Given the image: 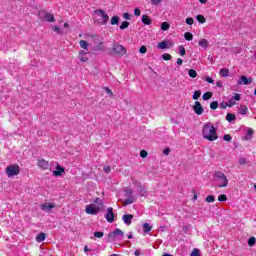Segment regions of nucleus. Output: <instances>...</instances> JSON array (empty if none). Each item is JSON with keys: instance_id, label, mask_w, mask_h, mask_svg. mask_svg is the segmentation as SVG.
<instances>
[{"instance_id": "obj_49", "label": "nucleus", "mask_w": 256, "mask_h": 256, "mask_svg": "<svg viewBox=\"0 0 256 256\" xmlns=\"http://www.w3.org/2000/svg\"><path fill=\"white\" fill-rule=\"evenodd\" d=\"M134 15H135L136 17H139V16L141 15V9L135 8V10H134Z\"/></svg>"}, {"instance_id": "obj_42", "label": "nucleus", "mask_w": 256, "mask_h": 256, "mask_svg": "<svg viewBox=\"0 0 256 256\" xmlns=\"http://www.w3.org/2000/svg\"><path fill=\"white\" fill-rule=\"evenodd\" d=\"M164 61H171V54L165 53L162 55Z\"/></svg>"}, {"instance_id": "obj_26", "label": "nucleus", "mask_w": 256, "mask_h": 256, "mask_svg": "<svg viewBox=\"0 0 256 256\" xmlns=\"http://www.w3.org/2000/svg\"><path fill=\"white\" fill-rule=\"evenodd\" d=\"M211 97H213V93L212 92H206V93L203 94L202 99L204 101H209V99H211Z\"/></svg>"}, {"instance_id": "obj_57", "label": "nucleus", "mask_w": 256, "mask_h": 256, "mask_svg": "<svg viewBox=\"0 0 256 256\" xmlns=\"http://www.w3.org/2000/svg\"><path fill=\"white\" fill-rule=\"evenodd\" d=\"M126 195H127V197H133V190L127 189L126 190Z\"/></svg>"}, {"instance_id": "obj_25", "label": "nucleus", "mask_w": 256, "mask_h": 256, "mask_svg": "<svg viewBox=\"0 0 256 256\" xmlns=\"http://www.w3.org/2000/svg\"><path fill=\"white\" fill-rule=\"evenodd\" d=\"M46 238V235H45V233H40V234H38V236L36 237V241L38 242V243H43V240Z\"/></svg>"}, {"instance_id": "obj_59", "label": "nucleus", "mask_w": 256, "mask_h": 256, "mask_svg": "<svg viewBox=\"0 0 256 256\" xmlns=\"http://www.w3.org/2000/svg\"><path fill=\"white\" fill-rule=\"evenodd\" d=\"M139 51H140V53H147V47L141 46Z\"/></svg>"}, {"instance_id": "obj_56", "label": "nucleus", "mask_w": 256, "mask_h": 256, "mask_svg": "<svg viewBox=\"0 0 256 256\" xmlns=\"http://www.w3.org/2000/svg\"><path fill=\"white\" fill-rule=\"evenodd\" d=\"M140 156L142 157V159H145V157H147V151L141 150Z\"/></svg>"}, {"instance_id": "obj_21", "label": "nucleus", "mask_w": 256, "mask_h": 256, "mask_svg": "<svg viewBox=\"0 0 256 256\" xmlns=\"http://www.w3.org/2000/svg\"><path fill=\"white\" fill-rule=\"evenodd\" d=\"M142 229L144 233H149V231H151V229H153V226H151V224L149 223H144L142 225Z\"/></svg>"}, {"instance_id": "obj_23", "label": "nucleus", "mask_w": 256, "mask_h": 256, "mask_svg": "<svg viewBox=\"0 0 256 256\" xmlns=\"http://www.w3.org/2000/svg\"><path fill=\"white\" fill-rule=\"evenodd\" d=\"M236 119L237 117L235 116V114L228 113L226 115V120L228 121V123H233V121H235Z\"/></svg>"}, {"instance_id": "obj_14", "label": "nucleus", "mask_w": 256, "mask_h": 256, "mask_svg": "<svg viewBox=\"0 0 256 256\" xmlns=\"http://www.w3.org/2000/svg\"><path fill=\"white\" fill-rule=\"evenodd\" d=\"M40 209L42 211H46V213H49L51 209H55V204L47 202V203L41 204Z\"/></svg>"}, {"instance_id": "obj_29", "label": "nucleus", "mask_w": 256, "mask_h": 256, "mask_svg": "<svg viewBox=\"0 0 256 256\" xmlns=\"http://www.w3.org/2000/svg\"><path fill=\"white\" fill-rule=\"evenodd\" d=\"M184 39H186V41H193V34L191 32H186L184 34Z\"/></svg>"}, {"instance_id": "obj_30", "label": "nucleus", "mask_w": 256, "mask_h": 256, "mask_svg": "<svg viewBox=\"0 0 256 256\" xmlns=\"http://www.w3.org/2000/svg\"><path fill=\"white\" fill-rule=\"evenodd\" d=\"M135 203V198L134 197H128L125 201H124V205H131Z\"/></svg>"}, {"instance_id": "obj_41", "label": "nucleus", "mask_w": 256, "mask_h": 256, "mask_svg": "<svg viewBox=\"0 0 256 256\" xmlns=\"http://www.w3.org/2000/svg\"><path fill=\"white\" fill-rule=\"evenodd\" d=\"M247 111H248L247 106H241V108H240V114L241 115H246Z\"/></svg>"}, {"instance_id": "obj_45", "label": "nucleus", "mask_w": 256, "mask_h": 256, "mask_svg": "<svg viewBox=\"0 0 256 256\" xmlns=\"http://www.w3.org/2000/svg\"><path fill=\"white\" fill-rule=\"evenodd\" d=\"M104 233L103 232H95L94 233V237H96V239H101L103 237Z\"/></svg>"}, {"instance_id": "obj_63", "label": "nucleus", "mask_w": 256, "mask_h": 256, "mask_svg": "<svg viewBox=\"0 0 256 256\" xmlns=\"http://www.w3.org/2000/svg\"><path fill=\"white\" fill-rule=\"evenodd\" d=\"M163 153H164V155H169V153H171V149L166 148V149H164Z\"/></svg>"}, {"instance_id": "obj_4", "label": "nucleus", "mask_w": 256, "mask_h": 256, "mask_svg": "<svg viewBox=\"0 0 256 256\" xmlns=\"http://www.w3.org/2000/svg\"><path fill=\"white\" fill-rule=\"evenodd\" d=\"M95 14L98 15V17H101V20L96 21L98 25H105L107 21H109V15L105 13L102 9L95 10Z\"/></svg>"}, {"instance_id": "obj_60", "label": "nucleus", "mask_w": 256, "mask_h": 256, "mask_svg": "<svg viewBox=\"0 0 256 256\" xmlns=\"http://www.w3.org/2000/svg\"><path fill=\"white\" fill-rule=\"evenodd\" d=\"M161 3V0H151V5H159Z\"/></svg>"}, {"instance_id": "obj_38", "label": "nucleus", "mask_w": 256, "mask_h": 256, "mask_svg": "<svg viewBox=\"0 0 256 256\" xmlns=\"http://www.w3.org/2000/svg\"><path fill=\"white\" fill-rule=\"evenodd\" d=\"M196 19H197V21H199V23H205V21H207L205 19V16H203V15H197Z\"/></svg>"}, {"instance_id": "obj_16", "label": "nucleus", "mask_w": 256, "mask_h": 256, "mask_svg": "<svg viewBox=\"0 0 256 256\" xmlns=\"http://www.w3.org/2000/svg\"><path fill=\"white\" fill-rule=\"evenodd\" d=\"M63 173H65V168H63V167H61V165L57 164L56 170L53 171V175L55 177H60V175H62Z\"/></svg>"}, {"instance_id": "obj_46", "label": "nucleus", "mask_w": 256, "mask_h": 256, "mask_svg": "<svg viewBox=\"0 0 256 256\" xmlns=\"http://www.w3.org/2000/svg\"><path fill=\"white\" fill-rule=\"evenodd\" d=\"M239 165H245V163H247V159H245V157H241L238 160Z\"/></svg>"}, {"instance_id": "obj_40", "label": "nucleus", "mask_w": 256, "mask_h": 256, "mask_svg": "<svg viewBox=\"0 0 256 256\" xmlns=\"http://www.w3.org/2000/svg\"><path fill=\"white\" fill-rule=\"evenodd\" d=\"M255 243H256L255 237L249 238V240H248L249 247H253V245H255Z\"/></svg>"}, {"instance_id": "obj_28", "label": "nucleus", "mask_w": 256, "mask_h": 256, "mask_svg": "<svg viewBox=\"0 0 256 256\" xmlns=\"http://www.w3.org/2000/svg\"><path fill=\"white\" fill-rule=\"evenodd\" d=\"M80 47H81L82 49H85V51H88V48H87V47H89V43H87V41H85V40H81V41H80Z\"/></svg>"}, {"instance_id": "obj_64", "label": "nucleus", "mask_w": 256, "mask_h": 256, "mask_svg": "<svg viewBox=\"0 0 256 256\" xmlns=\"http://www.w3.org/2000/svg\"><path fill=\"white\" fill-rule=\"evenodd\" d=\"M216 86H218V87H223V82H221V80H218V81L216 82Z\"/></svg>"}, {"instance_id": "obj_32", "label": "nucleus", "mask_w": 256, "mask_h": 256, "mask_svg": "<svg viewBox=\"0 0 256 256\" xmlns=\"http://www.w3.org/2000/svg\"><path fill=\"white\" fill-rule=\"evenodd\" d=\"M171 27V25H169V23H167V22H163L162 24H161V29H162V31H169V28Z\"/></svg>"}, {"instance_id": "obj_12", "label": "nucleus", "mask_w": 256, "mask_h": 256, "mask_svg": "<svg viewBox=\"0 0 256 256\" xmlns=\"http://www.w3.org/2000/svg\"><path fill=\"white\" fill-rule=\"evenodd\" d=\"M253 83V78H247V76H241L238 79V85H251Z\"/></svg>"}, {"instance_id": "obj_24", "label": "nucleus", "mask_w": 256, "mask_h": 256, "mask_svg": "<svg viewBox=\"0 0 256 256\" xmlns=\"http://www.w3.org/2000/svg\"><path fill=\"white\" fill-rule=\"evenodd\" d=\"M219 75L221 77H229V69L227 68H222L219 72Z\"/></svg>"}, {"instance_id": "obj_33", "label": "nucleus", "mask_w": 256, "mask_h": 256, "mask_svg": "<svg viewBox=\"0 0 256 256\" xmlns=\"http://www.w3.org/2000/svg\"><path fill=\"white\" fill-rule=\"evenodd\" d=\"M253 135V129H251V128H249L248 130H247V134H246V136H245V140L246 141H249V139H251V136Z\"/></svg>"}, {"instance_id": "obj_61", "label": "nucleus", "mask_w": 256, "mask_h": 256, "mask_svg": "<svg viewBox=\"0 0 256 256\" xmlns=\"http://www.w3.org/2000/svg\"><path fill=\"white\" fill-rule=\"evenodd\" d=\"M103 169L106 173H111V166H104Z\"/></svg>"}, {"instance_id": "obj_52", "label": "nucleus", "mask_w": 256, "mask_h": 256, "mask_svg": "<svg viewBox=\"0 0 256 256\" xmlns=\"http://www.w3.org/2000/svg\"><path fill=\"white\" fill-rule=\"evenodd\" d=\"M223 139H224V141H231V139H233L229 134H225L224 136H223Z\"/></svg>"}, {"instance_id": "obj_54", "label": "nucleus", "mask_w": 256, "mask_h": 256, "mask_svg": "<svg viewBox=\"0 0 256 256\" xmlns=\"http://www.w3.org/2000/svg\"><path fill=\"white\" fill-rule=\"evenodd\" d=\"M205 81H206L207 83H211V84L215 83V80H213V78H211V77H209V76H207V77L205 78Z\"/></svg>"}, {"instance_id": "obj_50", "label": "nucleus", "mask_w": 256, "mask_h": 256, "mask_svg": "<svg viewBox=\"0 0 256 256\" xmlns=\"http://www.w3.org/2000/svg\"><path fill=\"white\" fill-rule=\"evenodd\" d=\"M123 18L126 19V21H131V15L129 13H124Z\"/></svg>"}, {"instance_id": "obj_18", "label": "nucleus", "mask_w": 256, "mask_h": 256, "mask_svg": "<svg viewBox=\"0 0 256 256\" xmlns=\"http://www.w3.org/2000/svg\"><path fill=\"white\" fill-rule=\"evenodd\" d=\"M78 59L82 62V63H86V61H89V57H87V53L84 50H81L79 52V56Z\"/></svg>"}, {"instance_id": "obj_55", "label": "nucleus", "mask_w": 256, "mask_h": 256, "mask_svg": "<svg viewBox=\"0 0 256 256\" xmlns=\"http://www.w3.org/2000/svg\"><path fill=\"white\" fill-rule=\"evenodd\" d=\"M52 29L55 33H58V35H61V29H59L58 26H54Z\"/></svg>"}, {"instance_id": "obj_43", "label": "nucleus", "mask_w": 256, "mask_h": 256, "mask_svg": "<svg viewBox=\"0 0 256 256\" xmlns=\"http://www.w3.org/2000/svg\"><path fill=\"white\" fill-rule=\"evenodd\" d=\"M218 201H220V202H225V201H227V195H225V194L220 195V196L218 197Z\"/></svg>"}, {"instance_id": "obj_7", "label": "nucleus", "mask_w": 256, "mask_h": 256, "mask_svg": "<svg viewBox=\"0 0 256 256\" xmlns=\"http://www.w3.org/2000/svg\"><path fill=\"white\" fill-rule=\"evenodd\" d=\"M112 51L116 55H125L127 53V50H125V47H123V45L117 44V43L113 44Z\"/></svg>"}, {"instance_id": "obj_39", "label": "nucleus", "mask_w": 256, "mask_h": 256, "mask_svg": "<svg viewBox=\"0 0 256 256\" xmlns=\"http://www.w3.org/2000/svg\"><path fill=\"white\" fill-rule=\"evenodd\" d=\"M217 107H219V102L213 101L210 103V109L215 110V109H217Z\"/></svg>"}, {"instance_id": "obj_1", "label": "nucleus", "mask_w": 256, "mask_h": 256, "mask_svg": "<svg viewBox=\"0 0 256 256\" xmlns=\"http://www.w3.org/2000/svg\"><path fill=\"white\" fill-rule=\"evenodd\" d=\"M202 137L207 139V141H217L219 136H217V129L213 126L206 124L202 129Z\"/></svg>"}, {"instance_id": "obj_2", "label": "nucleus", "mask_w": 256, "mask_h": 256, "mask_svg": "<svg viewBox=\"0 0 256 256\" xmlns=\"http://www.w3.org/2000/svg\"><path fill=\"white\" fill-rule=\"evenodd\" d=\"M214 179L216 183V187L222 188V187H228L229 185V179H227V176L225 173L221 171L214 172Z\"/></svg>"}, {"instance_id": "obj_36", "label": "nucleus", "mask_w": 256, "mask_h": 256, "mask_svg": "<svg viewBox=\"0 0 256 256\" xmlns=\"http://www.w3.org/2000/svg\"><path fill=\"white\" fill-rule=\"evenodd\" d=\"M179 51H180L181 57H185V54L187 53V51L185 50V47H183V45L179 46Z\"/></svg>"}, {"instance_id": "obj_31", "label": "nucleus", "mask_w": 256, "mask_h": 256, "mask_svg": "<svg viewBox=\"0 0 256 256\" xmlns=\"http://www.w3.org/2000/svg\"><path fill=\"white\" fill-rule=\"evenodd\" d=\"M188 75L189 77H191V79H195V77H197V71H195L194 69H190L188 71Z\"/></svg>"}, {"instance_id": "obj_44", "label": "nucleus", "mask_w": 256, "mask_h": 256, "mask_svg": "<svg viewBox=\"0 0 256 256\" xmlns=\"http://www.w3.org/2000/svg\"><path fill=\"white\" fill-rule=\"evenodd\" d=\"M220 109H227L229 107L228 103L223 101L219 104Z\"/></svg>"}, {"instance_id": "obj_22", "label": "nucleus", "mask_w": 256, "mask_h": 256, "mask_svg": "<svg viewBox=\"0 0 256 256\" xmlns=\"http://www.w3.org/2000/svg\"><path fill=\"white\" fill-rule=\"evenodd\" d=\"M158 49H169V43L165 40L158 43Z\"/></svg>"}, {"instance_id": "obj_51", "label": "nucleus", "mask_w": 256, "mask_h": 256, "mask_svg": "<svg viewBox=\"0 0 256 256\" xmlns=\"http://www.w3.org/2000/svg\"><path fill=\"white\" fill-rule=\"evenodd\" d=\"M190 256H199V249L195 248Z\"/></svg>"}, {"instance_id": "obj_20", "label": "nucleus", "mask_w": 256, "mask_h": 256, "mask_svg": "<svg viewBox=\"0 0 256 256\" xmlns=\"http://www.w3.org/2000/svg\"><path fill=\"white\" fill-rule=\"evenodd\" d=\"M198 45L203 49H207L209 47V41L207 39H200Z\"/></svg>"}, {"instance_id": "obj_27", "label": "nucleus", "mask_w": 256, "mask_h": 256, "mask_svg": "<svg viewBox=\"0 0 256 256\" xmlns=\"http://www.w3.org/2000/svg\"><path fill=\"white\" fill-rule=\"evenodd\" d=\"M111 25H119V16H113L110 20Z\"/></svg>"}, {"instance_id": "obj_10", "label": "nucleus", "mask_w": 256, "mask_h": 256, "mask_svg": "<svg viewBox=\"0 0 256 256\" xmlns=\"http://www.w3.org/2000/svg\"><path fill=\"white\" fill-rule=\"evenodd\" d=\"M105 219L108 223H113V221H115V212H113V208L111 207L107 208Z\"/></svg>"}, {"instance_id": "obj_62", "label": "nucleus", "mask_w": 256, "mask_h": 256, "mask_svg": "<svg viewBox=\"0 0 256 256\" xmlns=\"http://www.w3.org/2000/svg\"><path fill=\"white\" fill-rule=\"evenodd\" d=\"M134 255L135 256H141V249L135 250Z\"/></svg>"}, {"instance_id": "obj_9", "label": "nucleus", "mask_w": 256, "mask_h": 256, "mask_svg": "<svg viewBox=\"0 0 256 256\" xmlns=\"http://www.w3.org/2000/svg\"><path fill=\"white\" fill-rule=\"evenodd\" d=\"M92 39L95 40V43H98L97 45H94V51H101L103 49V39L97 35L92 36Z\"/></svg>"}, {"instance_id": "obj_47", "label": "nucleus", "mask_w": 256, "mask_h": 256, "mask_svg": "<svg viewBox=\"0 0 256 256\" xmlns=\"http://www.w3.org/2000/svg\"><path fill=\"white\" fill-rule=\"evenodd\" d=\"M195 23V20L193 18H187L186 19V24L187 25H193Z\"/></svg>"}, {"instance_id": "obj_53", "label": "nucleus", "mask_w": 256, "mask_h": 256, "mask_svg": "<svg viewBox=\"0 0 256 256\" xmlns=\"http://www.w3.org/2000/svg\"><path fill=\"white\" fill-rule=\"evenodd\" d=\"M94 203H96V205H103V200H101V198H96Z\"/></svg>"}, {"instance_id": "obj_48", "label": "nucleus", "mask_w": 256, "mask_h": 256, "mask_svg": "<svg viewBox=\"0 0 256 256\" xmlns=\"http://www.w3.org/2000/svg\"><path fill=\"white\" fill-rule=\"evenodd\" d=\"M104 91H106V93H108V95H110V97H113V91H111V89H109V87H104Z\"/></svg>"}, {"instance_id": "obj_8", "label": "nucleus", "mask_w": 256, "mask_h": 256, "mask_svg": "<svg viewBox=\"0 0 256 256\" xmlns=\"http://www.w3.org/2000/svg\"><path fill=\"white\" fill-rule=\"evenodd\" d=\"M87 215H97L100 211L99 207L95 206V204L86 205L85 209Z\"/></svg>"}, {"instance_id": "obj_35", "label": "nucleus", "mask_w": 256, "mask_h": 256, "mask_svg": "<svg viewBox=\"0 0 256 256\" xmlns=\"http://www.w3.org/2000/svg\"><path fill=\"white\" fill-rule=\"evenodd\" d=\"M129 28V22L128 21H124L122 22V24L120 25V29L123 31L124 29H128Z\"/></svg>"}, {"instance_id": "obj_37", "label": "nucleus", "mask_w": 256, "mask_h": 256, "mask_svg": "<svg viewBox=\"0 0 256 256\" xmlns=\"http://www.w3.org/2000/svg\"><path fill=\"white\" fill-rule=\"evenodd\" d=\"M206 201H207V203H215V196H213V195H208V196L206 197Z\"/></svg>"}, {"instance_id": "obj_34", "label": "nucleus", "mask_w": 256, "mask_h": 256, "mask_svg": "<svg viewBox=\"0 0 256 256\" xmlns=\"http://www.w3.org/2000/svg\"><path fill=\"white\" fill-rule=\"evenodd\" d=\"M199 97H201V91L196 90L192 96V99H194V101H197V99H199Z\"/></svg>"}, {"instance_id": "obj_3", "label": "nucleus", "mask_w": 256, "mask_h": 256, "mask_svg": "<svg viewBox=\"0 0 256 256\" xmlns=\"http://www.w3.org/2000/svg\"><path fill=\"white\" fill-rule=\"evenodd\" d=\"M19 173H21V169L17 164H13L6 167V175L8 177H15L16 175H19Z\"/></svg>"}, {"instance_id": "obj_17", "label": "nucleus", "mask_w": 256, "mask_h": 256, "mask_svg": "<svg viewBox=\"0 0 256 256\" xmlns=\"http://www.w3.org/2000/svg\"><path fill=\"white\" fill-rule=\"evenodd\" d=\"M133 214H126L122 217V221H124L125 225H131V221H133Z\"/></svg>"}, {"instance_id": "obj_19", "label": "nucleus", "mask_w": 256, "mask_h": 256, "mask_svg": "<svg viewBox=\"0 0 256 256\" xmlns=\"http://www.w3.org/2000/svg\"><path fill=\"white\" fill-rule=\"evenodd\" d=\"M142 23L144 25H151L153 23V20L147 15H142Z\"/></svg>"}, {"instance_id": "obj_11", "label": "nucleus", "mask_w": 256, "mask_h": 256, "mask_svg": "<svg viewBox=\"0 0 256 256\" xmlns=\"http://www.w3.org/2000/svg\"><path fill=\"white\" fill-rule=\"evenodd\" d=\"M236 101H241V94L235 93L234 96H232L228 100V107H233L234 105H236Z\"/></svg>"}, {"instance_id": "obj_6", "label": "nucleus", "mask_w": 256, "mask_h": 256, "mask_svg": "<svg viewBox=\"0 0 256 256\" xmlns=\"http://www.w3.org/2000/svg\"><path fill=\"white\" fill-rule=\"evenodd\" d=\"M39 17L44 19V21H48V23H55V16L49 12L42 10L39 12Z\"/></svg>"}, {"instance_id": "obj_5", "label": "nucleus", "mask_w": 256, "mask_h": 256, "mask_svg": "<svg viewBox=\"0 0 256 256\" xmlns=\"http://www.w3.org/2000/svg\"><path fill=\"white\" fill-rule=\"evenodd\" d=\"M123 235L124 233L121 231V229L117 228L115 229L113 232H110L107 237L109 239L110 243H113V241H115V239H123Z\"/></svg>"}, {"instance_id": "obj_58", "label": "nucleus", "mask_w": 256, "mask_h": 256, "mask_svg": "<svg viewBox=\"0 0 256 256\" xmlns=\"http://www.w3.org/2000/svg\"><path fill=\"white\" fill-rule=\"evenodd\" d=\"M140 194L142 195V197H145V195H147L145 188H143V187L140 188Z\"/></svg>"}, {"instance_id": "obj_13", "label": "nucleus", "mask_w": 256, "mask_h": 256, "mask_svg": "<svg viewBox=\"0 0 256 256\" xmlns=\"http://www.w3.org/2000/svg\"><path fill=\"white\" fill-rule=\"evenodd\" d=\"M37 165L40 169H43V171H47V169H49V162L43 158L38 159Z\"/></svg>"}, {"instance_id": "obj_15", "label": "nucleus", "mask_w": 256, "mask_h": 256, "mask_svg": "<svg viewBox=\"0 0 256 256\" xmlns=\"http://www.w3.org/2000/svg\"><path fill=\"white\" fill-rule=\"evenodd\" d=\"M194 113H196V115H203V106L201 105V103L199 101H196L194 106Z\"/></svg>"}]
</instances>
